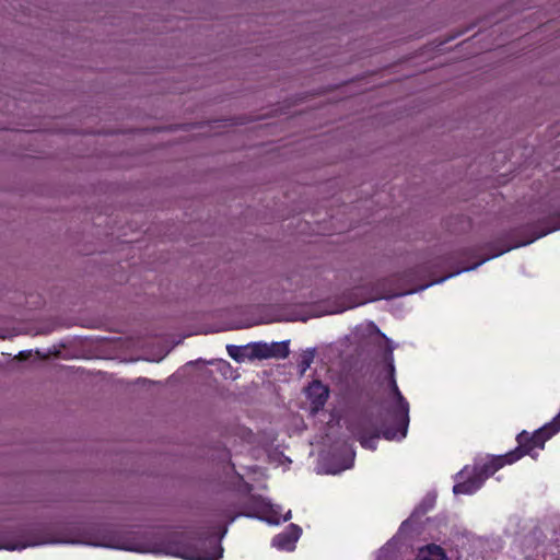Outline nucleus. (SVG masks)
Listing matches in <instances>:
<instances>
[{"mask_svg":"<svg viewBox=\"0 0 560 560\" xmlns=\"http://www.w3.org/2000/svg\"><path fill=\"white\" fill-rule=\"evenodd\" d=\"M152 551L186 560H215L214 557H210L206 551L192 546L185 535H175L163 546Z\"/></svg>","mask_w":560,"mask_h":560,"instance_id":"nucleus-2","label":"nucleus"},{"mask_svg":"<svg viewBox=\"0 0 560 560\" xmlns=\"http://www.w3.org/2000/svg\"><path fill=\"white\" fill-rule=\"evenodd\" d=\"M249 360L254 359H284L289 355L288 342H255L247 345Z\"/></svg>","mask_w":560,"mask_h":560,"instance_id":"nucleus-4","label":"nucleus"},{"mask_svg":"<svg viewBox=\"0 0 560 560\" xmlns=\"http://www.w3.org/2000/svg\"><path fill=\"white\" fill-rule=\"evenodd\" d=\"M376 438L377 436L364 438L361 435L359 438V440L363 447L370 448V450H375L376 448Z\"/></svg>","mask_w":560,"mask_h":560,"instance_id":"nucleus-13","label":"nucleus"},{"mask_svg":"<svg viewBox=\"0 0 560 560\" xmlns=\"http://www.w3.org/2000/svg\"><path fill=\"white\" fill-rule=\"evenodd\" d=\"M5 548H7V549H10V550H14V549H16V548H18V546H7Z\"/></svg>","mask_w":560,"mask_h":560,"instance_id":"nucleus-18","label":"nucleus"},{"mask_svg":"<svg viewBox=\"0 0 560 560\" xmlns=\"http://www.w3.org/2000/svg\"><path fill=\"white\" fill-rule=\"evenodd\" d=\"M291 517V511H288L285 516L283 517V521H288Z\"/></svg>","mask_w":560,"mask_h":560,"instance_id":"nucleus-17","label":"nucleus"},{"mask_svg":"<svg viewBox=\"0 0 560 560\" xmlns=\"http://www.w3.org/2000/svg\"><path fill=\"white\" fill-rule=\"evenodd\" d=\"M268 522H269V523H276V524H278V523H279V520H271V518H269V520H268Z\"/></svg>","mask_w":560,"mask_h":560,"instance_id":"nucleus-19","label":"nucleus"},{"mask_svg":"<svg viewBox=\"0 0 560 560\" xmlns=\"http://www.w3.org/2000/svg\"><path fill=\"white\" fill-rule=\"evenodd\" d=\"M512 248H513V246H509V247H506V248L500 249L498 253H494V254H492L491 256H489V257H486V258L481 259L479 262H477V264L472 265L471 267L463 268L462 270H459V271H457V272H455V273H452L451 276H453V275H457V273H459V272H462V271L474 270V269H476L478 266H480L481 264H483L485 261H487L488 259L493 258V257H497V256H499V255H502L503 253L509 252V250H510V249H512Z\"/></svg>","mask_w":560,"mask_h":560,"instance_id":"nucleus-12","label":"nucleus"},{"mask_svg":"<svg viewBox=\"0 0 560 560\" xmlns=\"http://www.w3.org/2000/svg\"><path fill=\"white\" fill-rule=\"evenodd\" d=\"M328 388L320 382H313L306 389L307 397L311 399L313 410L323 407L328 398Z\"/></svg>","mask_w":560,"mask_h":560,"instance_id":"nucleus-7","label":"nucleus"},{"mask_svg":"<svg viewBox=\"0 0 560 560\" xmlns=\"http://www.w3.org/2000/svg\"><path fill=\"white\" fill-rule=\"evenodd\" d=\"M301 533L302 529L298 525L291 524L285 532L272 539V545L281 550H293Z\"/></svg>","mask_w":560,"mask_h":560,"instance_id":"nucleus-6","label":"nucleus"},{"mask_svg":"<svg viewBox=\"0 0 560 560\" xmlns=\"http://www.w3.org/2000/svg\"><path fill=\"white\" fill-rule=\"evenodd\" d=\"M457 477L462 481L454 486L453 491L455 494H471L482 485V478L477 479L474 474L470 476L467 467H465Z\"/></svg>","mask_w":560,"mask_h":560,"instance_id":"nucleus-5","label":"nucleus"},{"mask_svg":"<svg viewBox=\"0 0 560 560\" xmlns=\"http://www.w3.org/2000/svg\"><path fill=\"white\" fill-rule=\"evenodd\" d=\"M527 440V434L525 432L518 435L520 448L515 452L508 453L504 456L491 457L483 464H476L472 474L477 477V479L482 478V482L493 475L497 470L502 468L505 464H512L523 455L530 452L533 447H536L534 443L530 441L529 446L524 445V441Z\"/></svg>","mask_w":560,"mask_h":560,"instance_id":"nucleus-1","label":"nucleus"},{"mask_svg":"<svg viewBox=\"0 0 560 560\" xmlns=\"http://www.w3.org/2000/svg\"><path fill=\"white\" fill-rule=\"evenodd\" d=\"M226 350L229 355L236 361H244L245 359H249V351H247V346H228Z\"/></svg>","mask_w":560,"mask_h":560,"instance_id":"nucleus-10","label":"nucleus"},{"mask_svg":"<svg viewBox=\"0 0 560 560\" xmlns=\"http://www.w3.org/2000/svg\"><path fill=\"white\" fill-rule=\"evenodd\" d=\"M266 506H267V503L265 501H262V500L259 501V505H258L259 510L257 511V513H266L267 512V511H265Z\"/></svg>","mask_w":560,"mask_h":560,"instance_id":"nucleus-15","label":"nucleus"},{"mask_svg":"<svg viewBox=\"0 0 560 560\" xmlns=\"http://www.w3.org/2000/svg\"><path fill=\"white\" fill-rule=\"evenodd\" d=\"M315 358V351L314 350H306L301 355L300 361V368H301V374H304L306 370L311 366Z\"/></svg>","mask_w":560,"mask_h":560,"instance_id":"nucleus-11","label":"nucleus"},{"mask_svg":"<svg viewBox=\"0 0 560 560\" xmlns=\"http://www.w3.org/2000/svg\"><path fill=\"white\" fill-rule=\"evenodd\" d=\"M559 430H560V413L553 419V421L551 423L545 425L542 429L537 431L532 436V442L534 443L535 446L542 448L545 441L548 440L549 438H551Z\"/></svg>","mask_w":560,"mask_h":560,"instance_id":"nucleus-8","label":"nucleus"},{"mask_svg":"<svg viewBox=\"0 0 560 560\" xmlns=\"http://www.w3.org/2000/svg\"><path fill=\"white\" fill-rule=\"evenodd\" d=\"M549 232H550V230H549V231H547V232H544V233H541V234H539V235H537L536 237H534V238H532V240H529V241H527V242H524V243L517 244V245H515L514 247L523 246V245H526V244H530L534 240H536V238H538V237H540V236H542V235H546V234H547V233H549Z\"/></svg>","mask_w":560,"mask_h":560,"instance_id":"nucleus-14","label":"nucleus"},{"mask_svg":"<svg viewBox=\"0 0 560 560\" xmlns=\"http://www.w3.org/2000/svg\"><path fill=\"white\" fill-rule=\"evenodd\" d=\"M124 549L133 550V551H141V552L145 551L144 549H140V548H136V547H131V546L124 547Z\"/></svg>","mask_w":560,"mask_h":560,"instance_id":"nucleus-16","label":"nucleus"},{"mask_svg":"<svg viewBox=\"0 0 560 560\" xmlns=\"http://www.w3.org/2000/svg\"><path fill=\"white\" fill-rule=\"evenodd\" d=\"M417 560H446V558L441 547L430 545L419 550Z\"/></svg>","mask_w":560,"mask_h":560,"instance_id":"nucleus-9","label":"nucleus"},{"mask_svg":"<svg viewBox=\"0 0 560 560\" xmlns=\"http://www.w3.org/2000/svg\"><path fill=\"white\" fill-rule=\"evenodd\" d=\"M394 393L396 397L395 408L393 410V419L397 425V430L394 431L392 429L383 430V436L387 440L401 439L406 436L407 428L409 423V406L408 402L404 399L401 394L399 393L396 384H393Z\"/></svg>","mask_w":560,"mask_h":560,"instance_id":"nucleus-3","label":"nucleus"}]
</instances>
